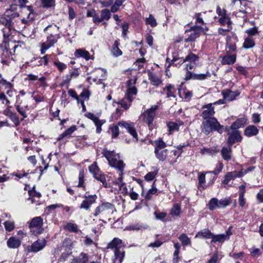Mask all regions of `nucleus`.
I'll return each mask as SVG.
<instances>
[{
    "instance_id": "obj_1",
    "label": "nucleus",
    "mask_w": 263,
    "mask_h": 263,
    "mask_svg": "<svg viewBox=\"0 0 263 263\" xmlns=\"http://www.w3.org/2000/svg\"><path fill=\"white\" fill-rule=\"evenodd\" d=\"M102 154L108 160L109 165L117 168L120 172L119 174V176L116 184H117L120 187H122L124 184L123 182V172L125 166L123 161L119 160V154H116L114 151H108L107 149H104Z\"/></svg>"
},
{
    "instance_id": "obj_2",
    "label": "nucleus",
    "mask_w": 263,
    "mask_h": 263,
    "mask_svg": "<svg viewBox=\"0 0 263 263\" xmlns=\"http://www.w3.org/2000/svg\"><path fill=\"white\" fill-rule=\"evenodd\" d=\"M125 245L123 241L118 238H114L107 246L108 249H114V257L112 258V263H122L125 257L124 248Z\"/></svg>"
},
{
    "instance_id": "obj_3",
    "label": "nucleus",
    "mask_w": 263,
    "mask_h": 263,
    "mask_svg": "<svg viewBox=\"0 0 263 263\" xmlns=\"http://www.w3.org/2000/svg\"><path fill=\"white\" fill-rule=\"evenodd\" d=\"M202 133L209 135L212 131H216L219 134L223 132V126L221 125L216 118H211L203 121L201 126Z\"/></svg>"
},
{
    "instance_id": "obj_4",
    "label": "nucleus",
    "mask_w": 263,
    "mask_h": 263,
    "mask_svg": "<svg viewBox=\"0 0 263 263\" xmlns=\"http://www.w3.org/2000/svg\"><path fill=\"white\" fill-rule=\"evenodd\" d=\"M166 145L162 140L155 142V154L156 157L161 161L165 160L167 154V150L165 149Z\"/></svg>"
},
{
    "instance_id": "obj_5",
    "label": "nucleus",
    "mask_w": 263,
    "mask_h": 263,
    "mask_svg": "<svg viewBox=\"0 0 263 263\" xmlns=\"http://www.w3.org/2000/svg\"><path fill=\"white\" fill-rule=\"evenodd\" d=\"M115 210V207L111 203L109 202L103 203L96 208L93 215L96 217L100 215L104 217H107L112 214Z\"/></svg>"
},
{
    "instance_id": "obj_6",
    "label": "nucleus",
    "mask_w": 263,
    "mask_h": 263,
    "mask_svg": "<svg viewBox=\"0 0 263 263\" xmlns=\"http://www.w3.org/2000/svg\"><path fill=\"white\" fill-rule=\"evenodd\" d=\"M43 224V220L41 217H35L32 218L29 224L31 232L35 236L41 234L44 230Z\"/></svg>"
},
{
    "instance_id": "obj_7",
    "label": "nucleus",
    "mask_w": 263,
    "mask_h": 263,
    "mask_svg": "<svg viewBox=\"0 0 263 263\" xmlns=\"http://www.w3.org/2000/svg\"><path fill=\"white\" fill-rule=\"evenodd\" d=\"M158 105H154L151 107L147 109L141 115L142 120L146 123L148 126L153 123L154 119L156 116V111L158 109Z\"/></svg>"
},
{
    "instance_id": "obj_8",
    "label": "nucleus",
    "mask_w": 263,
    "mask_h": 263,
    "mask_svg": "<svg viewBox=\"0 0 263 263\" xmlns=\"http://www.w3.org/2000/svg\"><path fill=\"white\" fill-rule=\"evenodd\" d=\"M199 57L192 53H189L185 58H174L171 61V63L168 66L169 67L170 65H175L177 66V64H182L184 62H189L190 63H195L198 60Z\"/></svg>"
},
{
    "instance_id": "obj_9",
    "label": "nucleus",
    "mask_w": 263,
    "mask_h": 263,
    "mask_svg": "<svg viewBox=\"0 0 263 263\" xmlns=\"http://www.w3.org/2000/svg\"><path fill=\"white\" fill-rule=\"evenodd\" d=\"M59 38L60 35L59 34L53 35L50 34L48 35L47 37V41L45 42L42 43L41 45V53L44 54L47 49L53 46Z\"/></svg>"
},
{
    "instance_id": "obj_10",
    "label": "nucleus",
    "mask_w": 263,
    "mask_h": 263,
    "mask_svg": "<svg viewBox=\"0 0 263 263\" xmlns=\"http://www.w3.org/2000/svg\"><path fill=\"white\" fill-rule=\"evenodd\" d=\"M205 174H208L206 173H200L198 176V188L200 190H203L206 189L209 185L212 184L216 179V177L215 176H211L210 177V180H209L207 183L206 184L205 182Z\"/></svg>"
},
{
    "instance_id": "obj_11",
    "label": "nucleus",
    "mask_w": 263,
    "mask_h": 263,
    "mask_svg": "<svg viewBox=\"0 0 263 263\" xmlns=\"http://www.w3.org/2000/svg\"><path fill=\"white\" fill-rule=\"evenodd\" d=\"M118 125L121 127L125 128L127 132L129 133L137 141H138V135L133 123L130 121H122L118 123Z\"/></svg>"
},
{
    "instance_id": "obj_12",
    "label": "nucleus",
    "mask_w": 263,
    "mask_h": 263,
    "mask_svg": "<svg viewBox=\"0 0 263 263\" xmlns=\"http://www.w3.org/2000/svg\"><path fill=\"white\" fill-rule=\"evenodd\" d=\"M202 27L197 25L192 27L190 30H186V32L191 31L189 36L184 39L186 43L194 41L198 38L201 32Z\"/></svg>"
},
{
    "instance_id": "obj_13",
    "label": "nucleus",
    "mask_w": 263,
    "mask_h": 263,
    "mask_svg": "<svg viewBox=\"0 0 263 263\" xmlns=\"http://www.w3.org/2000/svg\"><path fill=\"white\" fill-rule=\"evenodd\" d=\"M203 110L201 114V117L204 120L213 118V116L215 115V108L212 106V103H209L202 106Z\"/></svg>"
},
{
    "instance_id": "obj_14",
    "label": "nucleus",
    "mask_w": 263,
    "mask_h": 263,
    "mask_svg": "<svg viewBox=\"0 0 263 263\" xmlns=\"http://www.w3.org/2000/svg\"><path fill=\"white\" fill-rule=\"evenodd\" d=\"M47 241L44 238L39 239L34 242L28 248V251L37 253L43 250L46 245Z\"/></svg>"
},
{
    "instance_id": "obj_15",
    "label": "nucleus",
    "mask_w": 263,
    "mask_h": 263,
    "mask_svg": "<svg viewBox=\"0 0 263 263\" xmlns=\"http://www.w3.org/2000/svg\"><path fill=\"white\" fill-rule=\"evenodd\" d=\"M96 76L95 77H90L89 80H92L97 83L102 84L103 81L105 80L106 78L107 71L103 69L99 68L96 71Z\"/></svg>"
},
{
    "instance_id": "obj_16",
    "label": "nucleus",
    "mask_w": 263,
    "mask_h": 263,
    "mask_svg": "<svg viewBox=\"0 0 263 263\" xmlns=\"http://www.w3.org/2000/svg\"><path fill=\"white\" fill-rule=\"evenodd\" d=\"M228 134L229 135L228 143L230 146H232L233 144L240 142L242 140L240 133L237 130H233L231 132H229Z\"/></svg>"
},
{
    "instance_id": "obj_17",
    "label": "nucleus",
    "mask_w": 263,
    "mask_h": 263,
    "mask_svg": "<svg viewBox=\"0 0 263 263\" xmlns=\"http://www.w3.org/2000/svg\"><path fill=\"white\" fill-rule=\"evenodd\" d=\"M97 196L96 195L84 196V200L80 204V208L88 210L90 206L96 202Z\"/></svg>"
},
{
    "instance_id": "obj_18",
    "label": "nucleus",
    "mask_w": 263,
    "mask_h": 263,
    "mask_svg": "<svg viewBox=\"0 0 263 263\" xmlns=\"http://www.w3.org/2000/svg\"><path fill=\"white\" fill-rule=\"evenodd\" d=\"M184 123L180 120H176L175 122L170 121L167 123V126L168 128V133L172 134L174 132L178 131L180 127L183 126Z\"/></svg>"
},
{
    "instance_id": "obj_19",
    "label": "nucleus",
    "mask_w": 263,
    "mask_h": 263,
    "mask_svg": "<svg viewBox=\"0 0 263 263\" xmlns=\"http://www.w3.org/2000/svg\"><path fill=\"white\" fill-rule=\"evenodd\" d=\"M3 24H4L5 26L2 30L3 35L5 38L8 37L12 33V31L13 30V23L11 18H10L9 20H5Z\"/></svg>"
},
{
    "instance_id": "obj_20",
    "label": "nucleus",
    "mask_w": 263,
    "mask_h": 263,
    "mask_svg": "<svg viewBox=\"0 0 263 263\" xmlns=\"http://www.w3.org/2000/svg\"><path fill=\"white\" fill-rule=\"evenodd\" d=\"M242 176V173L240 171H233L227 173L224 176V179L222 181V183L224 184H228L229 182L232 180L235 179L237 177H241Z\"/></svg>"
},
{
    "instance_id": "obj_21",
    "label": "nucleus",
    "mask_w": 263,
    "mask_h": 263,
    "mask_svg": "<svg viewBox=\"0 0 263 263\" xmlns=\"http://www.w3.org/2000/svg\"><path fill=\"white\" fill-rule=\"evenodd\" d=\"M240 92L238 91H233L230 89H225L222 91L223 98L228 101H232L238 96Z\"/></svg>"
},
{
    "instance_id": "obj_22",
    "label": "nucleus",
    "mask_w": 263,
    "mask_h": 263,
    "mask_svg": "<svg viewBox=\"0 0 263 263\" xmlns=\"http://www.w3.org/2000/svg\"><path fill=\"white\" fill-rule=\"evenodd\" d=\"M111 14L110 11L107 9H104L101 11V16L98 15L97 18V25L105 20L108 21L111 18Z\"/></svg>"
},
{
    "instance_id": "obj_23",
    "label": "nucleus",
    "mask_w": 263,
    "mask_h": 263,
    "mask_svg": "<svg viewBox=\"0 0 263 263\" xmlns=\"http://www.w3.org/2000/svg\"><path fill=\"white\" fill-rule=\"evenodd\" d=\"M137 89L135 86H128L127 89L125 99L131 103L134 100L135 97L137 95Z\"/></svg>"
},
{
    "instance_id": "obj_24",
    "label": "nucleus",
    "mask_w": 263,
    "mask_h": 263,
    "mask_svg": "<svg viewBox=\"0 0 263 263\" xmlns=\"http://www.w3.org/2000/svg\"><path fill=\"white\" fill-rule=\"evenodd\" d=\"M232 146L223 147L221 150V154L222 158L226 161H229L232 157Z\"/></svg>"
},
{
    "instance_id": "obj_25",
    "label": "nucleus",
    "mask_w": 263,
    "mask_h": 263,
    "mask_svg": "<svg viewBox=\"0 0 263 263\" xmlns=\"http://www.w3.org/2000/svg\"><path fill=\"white\" fill-rule=\"evenodd\" d=\"M247 120L245 117L238 119L235 122L232 124L230 126L231 129L237 130L240 127H243L247 123Z\"/></svg>"
},
{
    "instance_id": "obj_26",
    "label": "nucleus",
    "mask_w": 263,
    "mask_h": 263,
    "mask_svg": "<svg viewBox=\"0 0 263 263\" xmlns=\"http://www.w3.org/2000/svg\"><path fill=\"white\" fill-rule=\"evenodd\" d=\"M259 130L254 125H249L247 127L244 131V134L247 137L256 136L258 134Z\"/></svg>"
},
{
    "instance_id": "obj_27",
    "label": "nucleus",
    "mask_w": 263,
    "mask_h": 263,
    "mask_svg": "<svg viewBox=\"0 0 263 263\" xmlns=\"http://www.w3.org/2000/svg\"><path fill=\"white\" fill-rule=\"evenodd\" d=\"M74 55L77 58H83L86 60L91 59L89 52L83 48L76 50Z\"/></svg>"
},
{
    "instance_id": "obj_28",
    "label": "nucleus",
    "mask_w": 263,
    "mask_h": 263,
    "mask_svg": "<svg viewBox=\"0 0 263 263\" xmlns=\"http://www.w3.org/2000/svg\"><path fill=\"white\" fill-rule=\"evenodd\" d=\"M148 76L151 83L153 85L158 86L162 83L161 79L153 72H149Z\"/></svg>"
},
{
    "instance_id": "obj_29",
    "label": "nucleus",
    "mask_w": 263,
    "mask_h": 263,
    "mask_svg": "<svg viewBox=\"0 0 263 263\" xmlns=\"http://www.w3.org/2000/svg\"><path fill=\"white\" fill-rule=\"evenodd\" d=\"M236 60V56L235 54L227 55L222 58L221 64L222 65H232Z\"/></svg>"
},
{
    "instance_id": "obj_30",
    "label": "nucleus",
    "mask_w": 263,
    "mask_h": 263,
    "mask_svg": "<svg viewBox=\"0 0 263 263\" xmlns=\"http://www.w3.org/2000/svg\"><path fill=\"white\" fill-rule=\"evenodd\" d=\"M7 246L12 249L17 248L21 245V241L14 237H11L7 241Z\"/></svg>"
},
{
    "instance_id": "obj_31",
    "label": "nucleus",
    "mask_w": 263,
    "mask_h": 263,
    "mask_svg": "<svg viewBox=\"0 0 263 263\" xmlns=\"http://www.w3.org/2000/svg\"><path fill=\"white\" fill-rule=\"evenodd\" d=\"M28 194L30 197L28 199V200H30L31 203L37 202L41 196V195L40 193L37 192L34 190L29 191Z\"/></svg>"
},
{
    "instance_id": "obj_32",
    "label": "nucleus",
    "mask_w": 263,
    "mask_h": 263,
    "mask_svg": "<svg viewBox=\"0 0 263 263\" xmlns=\"http://www.w3.org/2000/svg\"><path fill=\"white\" fill-rule=\"evenodd\" d=\"M213 236V233L209 229H203L199 232L195 236V237L200 238L210 239Z\"/></svg>"
},
{
    "instance_id": "obj_33",
    "label": "nucleus",
    "mask_w": 263,
    "mask_h": 263,
    "mask_svg": "<svg viewBox=\"0 0 263 263\" xmlns=\"http://www.w3.org/2000/svg\"><path fill=\"white\" fill-rule=\"evenodd\" d=\"M88 260L87 254L82 252L78 256L75 257L71 263H86Z\"/></svg>"
},
{
    "instance_id": "obj_34",
    "label": "nucleus",
    "mask_w": 263,
    "mask_h": 263,
    "mask_svg": "<svg viewBox=\"0 0 263 263\" xmlns=\"http://www.w3.org/2000/svg\"><path fill=\"white\" fill-rule=\"evenodd\" d=\"M5 112H7L6 115L10 118L16 126L20 125V121L19 118L15 113L13 112L8 108L5 110Z\"/></svg>"
},
{
    "instance_id": "obj_35",
    "label": "nucleus",
    "mask_w": 263,
    "mask_h": 263,
    "mask_svg": "<svg viewBox=\"0 0 263 263\" xmlns=\"http://www.w3.org/2000/svg\"><path fill=\"white\" fill-rule=\"evenodd\" d=\"M240 9L239 12L243 14L250 12V8L248 6V2L247 0H239Z\"/></svg>"
},
{
    "instance_id": "obj_36",
    "label": "nucleus",
    "mask_w": 263,
    "mask_h": 263,
    "mask_svg": "<svg viewBox=\"0 0 263 263\" xmlns=\"http://www.w3.org/2000/svg\"><path fill=\"white\" fill-rule=\"evenodd\" d=\"M15 107L17 112L23 117L22 121L27 117V114L26 113V110H28L27 106L23 107L20 104H15Z\"/></svg>"
},
{
    "instance_id": "obj_37",
    "label": "nucleus",
    "mask_w": 263,
    "mask_h": 263,
    "mask_svg": "<svg viewBox=\"0 0 263 263\" xmlns=\"http://www.w3.org/2000/svg\"><path fill=\"white\" fill-rule=\"evenodd\" d=\"M72 248L70 247H67L64 252L61 254L59 258V261L60 262H64L67 259V258L72 254Z\"/></svg>"
},
{
    "instance_id": "obj_38",
    "label": "nucleus",
    "mask_w": 263,
    "mask_h": 263,
    "mask_svg": "<svg viewBox=\"0 0 263 263\" xmlns=\"http://www.w3.org/2000/svg\"><path fill=\"white\" fill-rule=\"evenodd\" d=\"M166 90V96L167 98H175L176 96L175 93L176 92V89L174 86L171 84H168L166 86L165 88L163 89V90Z\"/></svg>"
},
{
    "instance_id": "obj_39",
    "label": "nucleus",
    "mask_w": 263,
    "mask_h": 263,
    "mask_svg": "<svg viewBox=\"0 0 263 263\" xmlns=\"http://www.w3.org/2000/svg\"><path fill=\"white\" fill-rule=\"evenodd\" d=\"M153 171L148 173L145 176L144 178L146 181H150L155 178L158 171V168L156 167H153Z\"/></svg>"
},
{
    "instance_id": "obj_40",
    "label": "nucleus",
    "mask_w": 263,
    "mask_h": 263,
    "mask_svg": "<svg viewBox=\"0 0 263 263\" xmlns=\"http://www.w3.org/2000/svg\"><path fill=\"white\" fill-rule=\"evenodd\" d=\"M148 228V226L145 223H136L133 224L132 226H130L128 230H146Z\"/></svg>"
},
{
    "instance_id": "obj_41",
    "label": "nucleus",
    "mask_w": 263,
    "mask_h": 263,
    "mask_svg": "<svg viewBox=\"0 0 263 263\" xmlns=\"http://www.w3.org/2000/svg\"><path fill=\"white\" fill-rule=\"evenodd\" d=\"M76 129V126H72L69 128H68L66 131H65L63 133L61 134L59 137L58 138V140H61L63 138L66 137H70L71 134Z\"/></svg>"
},
{
    "instance_id": "obj_42",
    "label": "nucleus",
    "mask_w": 263,
    "mask_h": 263,
    "mask_svg": "<svg viewBox=\"0 0 263 263\" xmlns=\"http://www.w3.org/2000/svg\"><path fill=\"white\" fill-rule=\"evenodd\" d=\"M223 167V164L221 162H219L213 171H208L206 172V173L210 174L211 176H215L221 172L222 168Z\"/></svg>"
},
{
    "instance_id": "obj_43",
    "label": "nucleus",
    "mask_w": 263,
    "mask_h": 263,
    "mask_svg": "<svg viewBox=\"0 0 263 263\" xmlns=\"http://www.w3.org/2000/svg\"><path fill=\"white\" fill-rule=\"evenodd\" d=\"M93 176L94 178L97 180L101 181L104 187H107V183L106 182V178L104 174H102L100 172H99L97 173H95Z\"/></svg>"
},
{
    "instance_id": "obj_44",
    "label": "nucleus",
    "mask_w": 263,
    "mask_h": 263,
    "mask_svg": "<svg viewBox=\"0 0 263 263\" xmlns=\"http://www.w3.org/2000/svg\"><path fill=\"white\" fill-rule=\"evenodd\" d=\"M211 76V73L209 71H207L206 73H194L193 80L202 81L210 78Z\"/></svg>"
},
{
    "instance_id": "obj_45",
    "label": "nucleus",
    "mask_w": 263,
    "mask_h": 263,
    "mask_svg": "<svg viewBox=\"0 0 263 263\" xmlns=\"http://www.w3.org/2000/svg\"><path fill=\"white\" fill-rule=\"evenodd\" d=\"M119 43L115 41L112 47L111 52L114 56L118 57L122 54L121 50L119 48Z\"/></svg>"
},
{
    "instance_id": "obj_46",
    "label": "nucleus",
    "mask_w": 263,
    "mask_h": 263,
    "mask_svg": "<svg viewBox=\"0 0 263 263\" xmlns=\"http://www.w3.org/2000/svg\"><path fill=\"white\" fill-rule=\"evenodd\" d=\"M96 126V133L100 134L101 132V126L106 122L105 120H100L98 117L93 121Z\"/></svg>"
},
{
    "instance_id": "obj_47",
    "label": "nucleus",
    "mask_w": 263,
    "mask_h": 263,
    "mask_svg": "<svg viewBox=\"0 0 263 263\" xmlns=\"http://www.w3.org/2000/svg\"><path fill=\"white\" fill-rule=\"evenodd\" d=\"M178 239L183 246L190 245L191 243L190 238L184 233L181 234Z\"/></svg>"
},
{
    "instance_id": "obj_48",
    "label": "nucleus",
    "mask_w": 263,
    "mask_h": 263,
    "mask_svg": "<svg viewBox=\"0 0 263 263\" xmlns=\"http://www.w3.org/2000/svg\"><path fill=\"white\" fill-rule=\"evenodd\" d=\"M181 213V207L178 204H175L170 211L172 216H178Z\"/></svg>"
},
{
    "instance_id": "obj_49",
    "label": "nucleus",
    "mask_w": 263,
    "mask_h": 263,
    "mask_svg": "<svg viewBox=\"0 0 263 263\" xmlns=\"http://www.w3.org/2000/svg\"><path fill=\"white\" fill-rule=\"evenodd\" d=\"M212 242H223L227 239L226 236L222 234L214 235L213 234V236L211 237Z\"/></svg>"
},
{
    "instance_id": "obj_50",
    "label": "nucleus",
    "mask_w": 263,
    "mask_h": 263,
    "mask_svg": "<svg viewBox=\"0 0 263 263\" xmlns=\"http://www.w3.org/2000/svg\"><path fill=\"white\" fill-rule=\"evenodd\" d=\"M255 46L254 40L251 37H247L245 39L243 44V47L246 49H249Z\"/></svg>"
},
{
    "instance_id": "obj_51",
    "label": "nucleus",
    "mask_w": 263,
    "mask_h": 263,
    "mask_svg": "<svg viewBox=\"0 0 263 263\" xmlns=\"http://www.w3.org/2000/svg\"><path fill=\"white\" fill-rule=\"evenodd\" d=\"M219 22L222 25L227 24L228 27L231 28V22L230 20V18L227 15H224L223 16H221L219 19Z\"/></svg>"
},
{
    "instance_id": "obj_52",
    "label": "nucleus",
    "mask_w": 263,
    "mask_h": 263,
    "mask_svg": "<svg viewBox=\"0 0 263 263\" xmlns=\"http://www.w3.org/2000/svg\"><path fill=\"white\" fill-rule=\"evenodd\" d=\"M209 209L210 211H213L216 208H218V200L216 198H212L208 204Z\"/></svg>"
},
{
    "instance_id": "obj_53",
    "label": "nucleus",
    "mask_w": 263,
    "mask_h": 263,
    "mask_svg": "<svg viewBox=\"0 0 263 263\" xmlns=\"http://www.w3.org/2000/svg\"><path fill=\"white\" fill-rule=\"evenodd\" d=\"M65 229L66 230L71 232L77 233L78 232V228L76 224L72 223H68L65 227Z\"/></svg>"
},
{
    "instance_id": "obj_54",
    "label": "nucleus",
    "mask_w": 263,
    "mask_h": 263,
    "mask_svg": "<svg viewBox=\"0 0 263 263\" xmlns=\"http://www.w3.org/2000/svg\"><path fill=\"white\" fill-rule=\"evenodd\" d=\"M119 126L118 124L109 128L112 138H116L118 136L119 134Z\"/></svg>"
},
{
    "instance_id": "obj_55",
    "label": "nucleus",
    "mask_w": 263,
    "mask_h": 263,
    "mask_svg": "<svg viewBox=\"0 0 263 263\" xmlns=\"http://www.w3.org/2000/svg\"><path fill=\"white\" fill-rule=\"evenodd\" d=\"M146 24L149 25L152 27H154L157 25L156 20L152 14H149V17L146 18Z\"/></svg>"
},
{
    "instance_id": "obj_56",
    "label": "nucleus",
    "mask_w": 263,
    "mask_h": 263,
    "mask_svg": "<svg viewBox=\"0 0 263 263\" xmlns=\"http://www.w3.org/2000/svg\"><path fill=\"white\" fill-rule=\"evenodd\" d=\"M4 224L6 230L8 232L12 231L15 228L14 222L9 220L6 221Z\"/></svg>"
},
{
    "instance_id": "obj_57",
    "label": "nucleus",
    "mask_w": 263,
    "mask_h": 263,
    "mask_svg": "<svg viewBox=\"0 0 263 263\" xmlns=\"http://www.w3.org/2000/svg\"><path fill=\"white\" fill-rule=\"evenodd\" d=\"M87 17H92L93 22L96 24H97V18H98V14L96 13L95 10H92L91 11L88 10L86 14Z\"/></svg>"
},
{
    "instance_id": "obj_58",
    "label": "nucleus",
    "mask_w": 263,
    "mask_h": 263,
    "mask_svg": "<svg viewBox=\"0 0 263 263\" xmlns=\"http://www.w3.org/2000/svg\"><path fill=\"white\" fill-rule=\"evenodd\" d=\"M89 172L93 175L95 173H97L100 172L98 166L97 165V162H94L93 164L89 166Z\"/></svg>"
},
{
    "instance_id": "obj_59",
    "label": "nucleus",
    "mask_w": 263,
    "mask_h": 263,
    "mask_svg": "<svg viewBox=\"0 0 263 263\" xmlns=\"http://www.w3.org/2000/svg\"><path fill=\"white\" fill-rule=\"evenodd\" d=\"M230 204V201L227 198L222 199L218 201V208H223Z\"/></svg>"
},
{
    "instance_id": "obj_60",
    "label": "nucleus",
    "mask_w": 263,
    "mask_h": 263,
    "mask_svg": "<svg viewBox=\"0 0 263 263\" xmlns=\"http://www.w3.org/2000/svg\"><path fill=\"white\" fill-rule=\"evenodd\" d=\"M157 189L154 186V183L153 185V187L152 189H149L147 193L145 198L147 200H150L151 198V195L155 194L157 192Z\"/></svg>"
},
{
    "instance_id": "obj_61",
    "label": "nucleus",
    "mask_w": 263,
    "mask_h": 263,
    "mask_svg": "<svg viewBox=\"0 0 263 263\" xmlns=\"http://www.w3.org/2000/svg\"><path fill=\"white\" fill-rule=\"evenodd\" d=\"M41 1L44 8L51 7L54 3V0H41Z\"/></svg>"
},
{
    "instance_id": "obj_62",
    "label": "nucleus",
    "mask_w": 263,
    "mask_h": 263,
    "mask_svg": "<svg viewBox=\"0 0 263 263\" xmlns=\"http://www.w3.org/2000/svg\"><path fill=\"white\" fill-rule=\"evenodd\" d=\"M90 96V92L87 89H84L80 95V97L82 98L84 101L86 100H88Z\"/></svg>"
},
{
    "instance_id": "obj_63",
    "label": "nucleus",
    "mask_w": 263,
    "mask_h": 263,
    "mask_svg": "<svg viewBox=\"0 0 263 263\" xmlns=\"http://www.w3.org/2000/svg\"><path fill=\"white\" fill-rule=\"evenodd\" d=\"M68 94L69 96L71 97L72 98H74L77 100L78 103H79V101H80V99L78 96L75 90H74L72 89H69L68 90Z\"/></svg>"
},
{
    "instance_id": "obj_64",
    "label": "nucleus",
    "mask_w": 263,
    "mask_h": 263,
    "mask_svg": "<svg viewBox=\"0 0 263 263\" xmlns=\"http://www.w3.org/2000/svg\"><path fill=\"white\" fill-rule=\"evenodd\" d=\"M53 64L55 66H56L58 69L60 71H63L64 69H65L67 66L66 65V64H65L64 63H62L60 61H55L53 62Z\"/></svg>"
}]
</instances>
